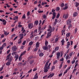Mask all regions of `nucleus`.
I'll return each instance as SVG.
<instances>
[{
  "label": "nucleus",
  "instance_id": "f257e3e1",
  "mask_svg": "<svg viewBox=\"0 0 79 79\" xmlns=\"http://www.w3.org/2000/svg\"><path fill=\"white\" fill-rule=\"evenodd\" d=\"M55 30L54 27H52L50 26L49 27V28L48 30V31L47 34V36H46V38H49L51 35H52V32H53Z\"/></svg>",
  "mask_w": 79,
  "mask_h": 79
},
{
  "label": "nucleus",
  "instance_id": "f03ea898",
  "mask_svg": "<svg viewBox=\"0 0 79 79\" xmlns=\"http://www.w3.org/2000/svg\"><path fill=\"white\" fill-rule=\"evenodd\" d=\"M11 49L13 52H15V51H16L18 50V48L16 46H14L12 47Z\"/></svg>",
  "mask_w": 79,
  "mask_h": 79
},
{
  "label": "nucleus",
  "instance_id": "7ed1b4c3",
  "mask_svg": "<svg viewBox=\"0 0 79 79\" xmlns=\"http://www.w3.org/2000/svg\"><path fill=\"white\" fill-rule=\"evenodd\" d=\"M64 6H65V7H64L62 8L63 10H67V9L68 8V4L67 3H65L64 5Z\"/></svg>",
  "mask_w": 79,
  "mask_h": 79
},
{
  "label": "nucleus",
  "instance_id": "20e7f679",
  "mask_svg": "<svg viewBox=\"0 0 79 79\" xmlns=\"http://www.w3.org/2000/svg\"><path fill=\"white\" fill-rule=\"evenodd\" d=\"M28 28H30V29H32L33 27V24L32 23H29L28 25Z\"/></svg>",
  "mask_w": 79,
  "mask_h": 79
},
{
  "label": "nucleus",
  "instance_id": "39448f33",
  "mask_svg": "<svg viewBox=\"0 0 79 79\" xmlns=\"http://www.w3.org/2000/svg\"><path fill=\"white\" fill-rule=\"evenodd\" d=\"M57 55V60H59L60 58V52H58L56 53Z\"/></svg>",
  "mask_w": 79,
  "mask_h": 79
},
{
  "label": "nucleus",
  "instance_id": "423d86ee",
  "mask_svg": "<svg viewBox=\"0 0 79 79\" xmlns=\"http://www.w3.org/2000/svg\"><path fill=\"white\" fill-rule=\"evenodd\" d=\"M52 15L53 16L52 17V19H54L55 18V17H56V13L55 12H53L52 13Z\"/></svg>",
  "mask_w": 79,
  "mask_h": 79
},
{
  "label": "nucleus",
  "instance_id": "0eeeda50",
  "mask_svg": "<svg viewBox=\"0 0 79 79\" xmlns=\"http://www.w3.org/2000/svg\"><path fill=\"white\" fill-rule=\"evenodd\" d=\"M24 37V34H20L19 35V37L20 38V39H23Z\"/></svg>",
  "mask_w": 79,
  "mask_h": 79
},
{
  "label": "nucleus",
  "instance_id": "6e6552de",
  "mask_svg": "<svg viewBox=\"0 0 79 79\" xmlns=\"http://www.w3.org/2000/svg\"><path fill=\"white\" fill-rule=\"evenodd\" d=\"M43 48V49L44 50H47L48 49V48L47 46H44Z\"/></svg>",
  "mask_w": 79,
  "mask_h": 79
},
{
  "label": "nucleus",
  "instance_id": "1a4fd4ad",
  "mask_svg": "<svg viewBox=\"0 0 79 79\" xmlns=\"http://www.w3.org/2000/svg\"><path fill=\"white\" fill-rule=\"evenodd\" d=\"M66 46V48L68 49L69 48V46H70V42H67V44Z\"/></svg>",
  "mask_w": 79,
  "mask_h": 79
},
{
  "label": "nucleus",
  "instance_id": "9d476101",
  "mask_svg": "<svg viewBox=\"0 0 79 79\" xmlns=\"http://www.w3.org/2000/svg\"><path fill=\"white\" fill-rule=\"evenodd\" d=\"M74 17H76L78 15V13L77 12H74L73 14Z\"/></svg>",
  "mask_w": 79,
  "mask_h": 79
},
{
  "label": "nucleus",
  "instance_id": "9b49d317",
  "mask_svg": "<svg viewBox=\"0 0 79 79\" xmlns=\"http://www.w3.org/2000/svg\"><path fill=\"white\" fill-rule=\"evenodd\" d=\"M10 56H11V53H10L7 56V58L6 59V61L8 60H9L10 59Z\"/></svg>",
  "mask_w": 79,
  "mask_h": 79
},
{
  "label": "nucleus",
  "instance_id": "f8f14e48",
  "mask_svg": "<svg viewBox=\"0 0 79 79\" xmlns=\"http://www.w3.org/2000/svg\"><path fill=\"white\" fill-rule=\"evenodd\" d=\"M44 67L48 69H50V66L48 65H45Z\"/></svg>",
  "mask_w": 79,
  "mask_h": 79
},
{
  "label": "nucleus",
  "instance_id": "ddd939ff",
  "mask_svg": "<svg viewBox=\"0 0 79 79\" xmlns=\"http://www.w3.org/2000/svg\"><path fill=\"white\" fill-rule=\"evenodd\" d=\"M70 35H71V33H68L66 34V37L69 38V37H70Z\"/></svg>",
  "mask_w": 79,
  "mask_h": 79
},
{
  "label": "nucleus",
  "instance_id": "4468645a",
  "mask_svg": "<svg viewBox=\"0 0 79 79\" xmlns=\"http://www.w3.org/2000/svg\"><path fill=\"white\" fill-rule=\"evenodd\" d=\"M48 69H46V68L44 67V73H47L48 72Z\"/></svg>",
  "mask_w": 79,
  "mask_h": 79
},
{
  "label": "nucleus",
  "instance_id": "2eb2a0df",
  "mask_svg": "<svg viewBox=\"0 0 79 79\" xmlns=\"http://www.w3.org/2000/svg\"><path fill=\"white\" fill-rule=\"evenodd\" d=\"M74 4L75 5L76 7H77L79 5V3L77 2H76L74 3Z\"/></svg>",
  "mask_w": 79,
  "mask_h": 79
},
{
  "label": "nucleus",
  "instance_id": "dca6fc26",
  "mask_svg": "<svg viewBox=\"0 0 79 79\" xmlns=\"http://www.w3.org/2000/svg\"><path fill=\"white\" fill-rule=\"evenodd\" d=\"M13 57H12V56H10V58H9V60H8V61L9 62H11V61H12V60H13Z\"/></svg>",
  "mask_w": 79,
  "mask_h": 79
},
{
  "label": "nucleus",
  "instance_id": "f3484780",
  "mask_svg": "<svg viewBox=\"0 0 79 79\" xmlns=\"http://www.w3.org/2000/svg\"><path fill=\"white\" fill-rule=\"evenodd\" d=\"M22 42V39H19L18 42V43L19 44H21Z\"/></svg>",
  "mask_w": 79,
  "mask_h": 79
},
{
  "label": "nucleus",
  "instance_id": "a211bd4d",
  "mask_svg": "<svg viewBox=\"0 0 79 79\" xmlns=\"http://www.w3.org/2000/svg\"><path fill=\"white\" fill-rule=\"evenodd\" d=\"M34 24H35L36 26H37L38 24H39V21L38 20H36Z\"/></svg>",
  "mask_w": 79,
  "mask_h": 79
},
{
  "label": "nucleus",
  "instance_id": "6ab92c4d",
  "mask_svg": "<svg viewBox=\"0 0 79 79\" xmlns=\"http://www.w3.org/2000/svg\"><path fill=\"white\" fill-rule=\"evenodd\" d=\"M71 22V19H68V20L67 21V24H69Z\"/></svg>",
  "mask_w": 79,
  "mask_h": 79
},
{
  "label": "nucleus",
  "instance_id": "aec40b11",
  "mask_svg": "<svg viewBox=\"0 0 79 79\" xmlns=\"http://www.w3.org/2000/svg\"><path fill=\"white\" fill-rule=\"evenodd\" d=\"M39 47V42H37L36 43V47Z\"/></svg>",
  "mask_w": 79,
  "mask_h": 79
},
{
  "label": "nucleus",
  "instance_id": "412c9836",
  "mask_svg": "<svg viewBox=\"0 0 79 79\" xmlns=\"http://www.w3.org/2000/svg\"><path fill=\"white\" fill-rule=\"evenodd\" d=\"M10 64H11V62H10L8 61L6 63V65L7 66H10Z\"/></svg>",
  "mask_w": 79,
  "mask_h": 79
},
{
  "label": "nucleus",
  "instance_id": "4be33fe9",
  "mask_svg": "<svg viewBox=\"0 0 79 79\" xmlns=\"http://www.w3.org/2000/svg\"><path fill=\"white\" fill-rule=\"evenodd\" d=\"M44 53L43 52H41L39 54V56H41V57H42V56H44Z\"/></svg>",
  "mask_w": 79,
  "mask_h": 79
},
{
  "label": "nucleus",
  "instance_id": "5701e85b",
  "mask_svg": "<svg viewBox=\"0 0 79 79\" xmlns=\"http://www.w3.org/2000/svg\"><path fill=\"white\" fill-rule=\"evenodd\" d=\"M26 53V51H25L24 52H22V53L21 54L20 56H22V55H24Z\"/></svg>",
  "mask_w": 79,
  "mask_h": 79
},
{
  "label": "nucleus",
  "instance_id": "b1692460",
  "mask_svg": "<svg viewBox=\"0 0 79 79\" xmlns=\"http://www.w3.org/2000/svg\"><path fill=\"white\" fill-rule=\"evenodd\" d=\"M33 43H34V42L31 41L29 43V45L30 46H31L33 44Z\"/></svg>",
  "mask_w": 79,
  "mask_h": 79
},
{
  "label": "nucleus",
  "instance_id": "393cba45",
  "mask_svg": "<svg viewBox=\"0 0 79 79\" xmlns=\"http://www.w3.org/2000/svg\"><path fill=\"white\" fill-rule=\"evenodd\" d=\"M61 43H62V45H64V39H63L61 41Z\"/></svg>",
  "mask_w": 79,
  "mask_h": 79
},
{
  "label": "nucleus",
  "instance_id": "a878e982",
  "mask_svg": "<svg viewBox=\"0 0 79 79\" xmlns=\"http://www.w3.org/2000/svg\"><path fill=\"white\" fill-rule=\"evenodd\" d=\"M4 34L5 35H8L9 34V32L7 33L6 31H5L4 32Z\"/></svg>",
  "mask_w": 79,
  "mask_h": 79
},
{
  "label": "nucleus",
  "instance_id": "bb28decb",
  "mask_svg": "<svg viewBox=\"0 0 79 79\" xmlns=\"http://www.w3.org/2000/svg\"><path fill=\"white\" fill-rule=\"evenodd\" d=\"M55 74L53 73H52L49 76H50V77H52L54 76Z\"/></svg>",
  "mask_w": 79,
  "mask_h": 79
},
{
  "label": "nucleus",
  "instance_id": "cd10ccee",
  "mask_svg": "<svg viewBox=\"0 0 79 79\" xmlns=\"http://www.w3.org/2000/svg\"><path fill=\"white\" fill-rule=\"evenodd\" d=\"M69 17V14H66L65 18V19H66L68 18Z\"/></svg>",
  "mask_w": 79,
  "mask_h": 79
},
{
  "label": "nucleus",
  "instance_id": "c85d7f7f",
  "mask_svg": "<svg viewBox=\"0 0 79 79\" xmlns=\"http://www.w3.org/2000/svg\"><path fill=\"white\" fill-rule=\"evenodd\" d=\"M55 50L56 51H57V50H59V47H56L55 48Z\"/></svg>",
  "mask_w": 79,
  "mask_h": 79
},
{
  "label": "nucleus",
  "instance_id": "c756f323",
  "mask_svg": "<svg viewBox=\"0 0 79 79\" xmlns=\"http://www.w3.org/2000/svg\"><path fill=\"white\" fill-rule=\"evenodd\" d=\"M18 19V16H15L14 17V18L13 19L14 20H16Z\"/></svg>",
  "mask_w": 79,
  "mask_h": 79
},
{
  "label": "nucleus",
  "instance_id": "7c9ffc66",
  "mask_svg": "<svg viewBox=\"0 0 79 79\" xmlns=\"http://www.w3.org/2000/svg\"><path fill=\"white\" fill-rule=\"evenodd\" d=\"M72 25H71V24H70L68 27V28L69 29H71V28L72 27Z\"/></svg>",
  "mask_w": 79,
  "mask_h": 79
},
{
  "label": "nucleus",
  "instance_id": "2f4dec72",
  "mask_svg": "<svg viewBox=\"0 0 79 79\" xmlns=\"http://www.w3.org/2000/svg\"><path fill=\"white\" fill-rule=\"evenodd\" d=\"M45 45L46 46H47V45H48V41H46L45 42Z\"/></svg>",
  "mask_w": 79,
  "mask_h": 79
},
{
  "label": "nucleus",
  "instance_id": "473e14b6",
  "mask_svg": "<svg viewBox=\"0 0 79 79\" xmlns=\"http://www.w3.org/2000/svg\"><path fill=\"white\" fill-rule=\"evenodd\" d=\"M34 63V60H32L30 61V63L31 64H32Z\"/></svg>",
  "mask_w": 79,
  "mask_h": 79
},
{
  "label": "nucleus",
  "instance_id": "72a5a7b5",
  "mask_svg": "<svg viewBox=\"0 0 79 79\" xmlns=\"http://www.w3.org/2000/svg\"><path fill=\"white\" fill-rule=\"evenodd\" d=\"M55 68V67L54 66H52L51 68V71H53V69H54Z\"/></svg>",
  "mask_w": 79,
  "mask_h": 79
},
{
  "label": "nucleus",
  "instance_id": "f704fd0d",
  "mask_svg": "<svg viewBox=\"0 0 79 79\" xmlns=\"http://www.w3.org/2000/svg\"><path fill=\"white\" fill-rule=\"evenodd\" d=\"M38 78V76L35 75L33 79H37Z\"/></svg>",
  "mask_w": 79,
  "mask_h": 79
},
{
  "label": "nucleus",
  "instance_id": "c9c22d12",
  "mask_svg": "<svg viewBox=\"0 0 79 79\" xmlns=\"http://www.w3.org/2000/svg\"><path fill=\"white\" fill-rule=\"evenodd\" d=\"M60 8L59 7H57L56 9V11H59L60 10Z\"/></svg>",
  "mask_w": 79,
  "mask_h": 79
},
{
  "label": "nucleus",
  "instance_id": "e433bc0d",
  "mask_svg": "<svg viewBox=\"0 0 79 79\" xmlns=\"http://www.w3.org/2000/svg\"><path fill=\"white\" fill-rule=\"evenodd\" d=\"M68 69H67L66 70H65V72H64V74H65L66 73H67V72H68Z\"/></svg>",
  "mask_w": 79,
  "mask_h": 79
},
{
  "label": "nucleus",
  "instance_id": "4c0bfd02",
  "mask_svg": "<svg viewBox=\"0 0 79 79\" xmlns=\"http://www.w3.org/2000/svg\"><path fill=\"white\" fill-rule=\"evenodd\" d=\"M26 41L24 40L23 42V43L22 44L23 45H24L25 44H26Z\"/></svg>",
  "mask_w": 79,
  "mask_h": 79
},
{
  "label": "nucleus",
  "instance_id": "58836bf2",
  "mask_svg": "<svg viewBox=\"0 0 79 79\" xmlns=\"http://www.w3.org/2000/svg\"><path fill=\"white\" fill-rule=\"evenodd\" d=\"M64 5V3H62L60 4V6H61V7H63Z\"/></svg>",
  "mask_w": 79,
  "mask_h": 79
},
{
  "label": "nucleus",
  "instance_id": "ea45409f",
  "mask_svg": "<svg viewBox=\"0 0 79 79\" xmlns=\"http://www.w3.org/2000/svg\"><path fill=\"white\" fill-rule=\"evenodd\" d=\"M73 52H71L69 54L70 56H72V55H73Z\"/></svg>",
  "mask_w": 79,
  "mask_h": 79
},
{
  "label": "nucleus",
  "instance_id": "a19ab883",
  "mask_svg": "<svg viewBox=\"0 0 79 79\" xmlns=\"http://www.w3.org/2000/svg\"><path fill=\"white\" fill-rule=\"evenodd\" d=\"M76 70H77V69H74L72 72V73L73 74L74 73V72H75V71H76Z\"/></svg>",
  "mask_w": 79,
  "mask_h": 79
},
{
  "label": "nucleus",
  "instance_id": "79ce46f5",
  "mask_svg": "<svg viewBox=\"0 0 79 79\" xmlns=\"http://www.w3.org/2000/svg\"><path fill=\"white\" fill-rule=\"evenodd\" d=\"M37 50H38V48H37V47H36V48H35L34 50V52H36V51H37Z\"/></svg>",
  "mask_w": 79,
  "mask_h": 79
},
{
  "label": "nucleus",
  "instance_id": "37998d69",
  "mask_svg": "<svg viewBox=\"0 0 79 79\" xmlns=\"http://www.w3.org/2000/svg\"><path fill=\"white\" fill-rule=\"evenodd\" d=\"M6 43H4L3 45H2V47H3V48L5 47L6 46Z\"/></svg>",
  "mask_w": 79,
  "mask_h": 79
},
{
  "label": "nucleus",
  "instance_id": "c03bdc74",
  "mask_svg": "<svg viewBox=\"0 0 79 79\" xmlns=\"http://www.w3.org/2000/svg\"><path fill=\"white\" fill-rule=\"evenodd\" d=\"M38 13H43L44 11L43 10H39L38 11Z\"/></svg>",
  "mask_w": 79,
  "mask_h": 79
},
{
  "label": "nucleus",
  "instance_id": "a18cd8bd",
  "mask_svg": "<svg viewBox=\"0 0 79 79\" xmlns=\"http://www.w3.org/2000/svg\"><path fill=\"white\" fill-rule=\"evenodd\" d=\"M18 55H16L15 56V58H17V59H18Z\"/></svg>",
  "mask_w": 79,
  "mask_h": 79
},
{
  "label": "nucleus",
  "instance_id": "49530a36",
  "mask_svg": "<svg viewBox=\"0 0 79 79\" xmlns=\"http://www.w3.org/2000/svg\"><path fill=\"white\" fill-rule=\"evenodd\" d=\"M33 58V55H31L29 58V59H32Z\"/></svg>",
  "mask_w": 79,
  "mask_h": 79
},
{
  "label": "nucleus",
  "instance_id": "de8ad7c7",
  "mask_svg": "<svg viewBox=\"0 0 79 79\" xmlns=\"http://www.w3.org/2000/svg\"><path fill=\"white\" fill-rule=\"evenodd\" d=\"M39 39V36H37L35 38V40H38V39Z\"/></svg>",
  "mask_w": 79,
  "mask_h": 79
},
{
  "label": "nucleus",
  "instance_id": "09e8293b",
  "mask_svg": "<svg viewBox=\"0 0 79 79\" xmlns=\"http://www.w3.org/2000/svg\"><path fill=\"white\" fill-rule=\"evenodd\" d=\"M57 62H58V60H55L53 63V64H56V63Z\"/></svg>",
  "mask_w": 79,
  "mask_h": 79
},
{
  "label": "nucleus",
  "instance_id": "8fccbe9b",
  "mask_svg": "<svg viewBox=\"0 0 79 79\" xmlns=\"http://www.w3.org/2000/svg\"><path fill=\"white\" fill-rule=\"evenodd\" d=\"M60 14L58 13L57 14V15L56 18H59V17H60Z\"/></svg>",
  "mask_w": 79,
  "mask_h": 79
},
{
  "label": "nucleus",
  "instance_id": "3c124183",
  "mask_svg": "<svg viewBox=\"0 0 79 79\" xmlns=\"http://www.w3.org/2000/svg\"><path fill=\"white\" fill-rule=\"evenodd\" d=\"M37 29H36L34 31V33L35 34H37Z\"/></svg>",
  "mask_w": 79,
  "mask_h": 79
},
{
  "label": "nucleus",
  "instance_id": "603ef678",
  "mask_svg": "<svg viewBox=\"0 0 79 79\" xmlns=\"http://www.w3.org/2000/svg\"><path fill=\"white\" fill-rule=\"evenodd\" d=\"M23 19H25L26 18V16H25V14H24L23 16L22 17Z\"/></svg>",
  "mask_w": 79,
  "mask_h": 79
},
{
  "label": "nucleus",
  "instance_id": "864d4df0",
  "mask_svg": "<svg viewBox=\"0 0 79 79\" xmlns=\"http://www.w3.org/2000/svg\"><path fill=\"white\" fill-rule=\"evenodd\" d=\"M3 66H2L1 68H0V72L2 71L3 70Z\"/></svg>",
  "mask_w": 79,
  "mask_h": 79
},
{
  "label": "nucleus",
  "instance_id": "5fc2aeb1",
  "mask_svg": "<svg viewBox=\"0 0 79 79\" xmlns=\"http://www.w3.org/2000/svg\"><path fill=\"white\" fill-rule=\"evenodd\" d=\"M61 54H60V57H61L62 56H63V52L62 51H61L60 52Z\"/></svg>",
  "mask_w": 79,
  "mask_h": 79
},
{
  "label": "nucleus",
  "instance_id": "6e6d98bb",
  "mask_svg": "<svg viewBox=\"0 0 79 79\" xmlns=\"http://www.w3.org/2000/svg\"><path fill=\"white\" fill-rule=\"evenodd\" d=\"M58 38H56L55 39V42H58Z\"/></svg>",
  "mask_w": 79,
  "mask_h": 79
},
{
  "label": "nucleus",
  "instance_id": "4d7b16f0",
  "mask_svg": "<svg viewBox=\"0 0 79 79\" xmlns=\"http://www.w3.org/2000/svg\"><path fill=\"white\" fill-rule=\"evenodd\" d=\"M63 74V73H61L60 74H59V77H61V76H62V75Z\"/></svg>",
  "mask_w": 79,
  "mask_h": 79
},
{
  "label": "nucleus",
  "instance_id": "13d9d810",
  "mask_svg": "<svg viewBox=\"0 0 79 79\" xmlns=\"http://www.w3.org/2000/svg\"><path fill=\"white\" fill-rule=\"evenodd\" d=\"M31 48V46H30L28 48V51H29V50H30Z\"/></svg>",
  "mask_w": 79,
  "mask_h": 79
},
{
  "label": "nucleus",
  "instance_id": "bf43d9fd",
  "mask_svg": "<svg viewBox=\"0 0 79 79\" xmlns=\"http://www.w3.org/2000/svg\"><path fill=\"white\" fill-rule=\"evenodd\" d=\"M16 52H13L12 53V55H13L14 56V55H16Z\"/></svg>",
  "mask_w": 79,
  "mask_h": 79
},
{
  "label": "nucleus",
  "instance_id": "052dcab7",
  "mask_svg": "<svg viewBox=\"0 0 79 79\" xmlns=\"http://www.w3.org/2000/svg\"><path fill=\"white\" fill-rule=\"evenodd\" d=\"M69 58V55H67L66 57V60H68Z\"/></svg>",
  "mask_w": 79,
  "mask_h": 79
},
{
  "label": "nucleus",
  "instance_id": "680f3d73",
  "mask_svg": "<svg viewBox=\"0 0 79 79\" xmlns=\"http://www.w3.org/2000/svg\"><path fill=\"white\" fill-rule=\"evenodd\" d=\"M27 16H29V15H30V12L29 11H28L27 12Z\"/></svg>",
  "mask_w": 79,
  "mask_h": 79
},
{
  "label": "nucleus",
  "instance_id": "e2e57ef3",
  "mask_svg": "<svg viewBox=\"0 0 79 79\" xmlns=\"http://www.w3.org/2000/svg\"><path fill=\"white\" fill-rule=\"evenodd\" d=\"M58 23V20L57 19H55V24H56V23Z\"/></svg>",
  "mask_w": 79,
  "mask_h": 79
},
{
  "label": "nucleus",
  "instance_id": "0e129e2a",
  "mask_svg": "<svg viewBox=\"0 0 79 79\" xmlns=\"http://www.w3.org/2000/svg\"><path fill=\"white\" fill-rule=\"evenodd\" d=\"M43 18L44 19H45V18H46V17H47V16H46V15H43Z\"/></svg>",
  "mask_w": 79,
  "mask_h": 79
},
{
  "label": "nucleus",
  "instance_id": "69168bd1",
  "mask_svg": "<svg viewBox=\"0 0 79 79\" xmlns=\"http://www.w3.org/2000/svg\"><path fill=\"white\" fill-rule=\"evenodd\" d=\"M32 69H30V70H29L28 71V73H31V72H32Z\"/></svg>",
  "mask_w": 79,
  "mask_h": 79
},
{
  "label": "nucleus",
  "instance_id": "338daca9",
  "mask_svg": "<svg viewBox=\"0 0 79 79\" xmlns=\"http://www.w3.org/2000/svg\"><path fill=\"white\" fill-rule=\"evenodd\" d=\"M75 63V60H74L73 59V60L72 62V64H74Z\"/></svg>",
  "mask_w": 79,
  "mask_h": 79
},
{
  "label": "nucleus",
  "instance_id": "774afa93",
  "mask_svg": "<svg viewBox=\"0 0 79 79\" xmlns=\"http://www.w3.org/2000/svg\"><path fill=\"white\" fill-rule=\"evenodd\" d=\"M64 61V58H62L60 60V61Z\"/></svg>",
  "mask_w": 79,
  "mask_h": 79
}]
</instances>
